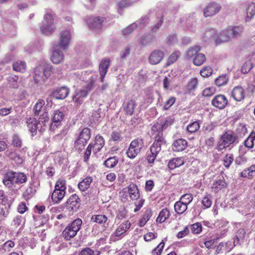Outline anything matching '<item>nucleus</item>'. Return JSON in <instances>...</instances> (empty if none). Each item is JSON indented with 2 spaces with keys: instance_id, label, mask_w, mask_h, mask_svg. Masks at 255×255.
Instances as JSON below:
<instances>
[{
  "instance_id": "338daca9",
  "label": "nucleus",
  "mask_w": 255,
  "mask_h": 255,
  "mask_svg": "<svg viewBox=\"0 0 255 255\" xmlns=\"http://www.w3.org/2000/svg\"><path fill=\"white\" fill-rule=\"evenodd\" d=\"M164 246V243L162 241L157 247L155 248L151 253L152 255H160L163 249Z\"/></svg>"
},
{
  "instance_id": "aec40b11",
  "label": "nucleus",
  "mask_w": 255,
  "mask_h": 255,
  "mask_svg": "<svg viewBox=\"0 0 255 255\" xmlns=\"http://www.w3.org/2000/svg\"><path fill=\"white\" fill-rule=\"evenodd\" d=\"M131 224L128 221L122 223L112 235V238L121 237L130 227Z\"/></svg>"
},
{
  "instance_id": "f704fd0d",
  "label": "nucleus",
  "mask_w": 255,
  "mask_h": 255,
  "mask_svg": "<svg viewBox=\"0 0 255 255\" xmlns=\"http://www.w3.org/2000/svg\"><path fill=\"white\" fill-rule=\"evenodd\" d=\"M170 216L169 210L167 208L163 209L160 212L156 219V222L159 223H163Z\"/></svg>"
},
{
  "instance_id": "4d7b16f0",
  "label": "nucleus",
  "mask_w": 255,
  "mask_h": 255,
  "mask_svg": "<svg viewBox=\"0 0 255 255\" xmlns=\"http://www.w3.org/2000/svg\"><path fill=\"white\" fill-rule=\"evenodd\" d=\"M66 181L64 179H59L57 181L55 186V189L58 191L60 190H66Z\"/></svg>"
},
{
  "instance_id": "b1692460",
  "label": "nucleus",
  "mask_w": 255,
  "mask_h": 255,
  "mask_svg": "<svg viewBox=\"0 0 255 255\" xmlns=\"http://www.w3.org/2000/svg\"><path fill=\"white\" fill-rule=\"evenodd\" d=\"M90 21H88V24L90 28L99 30L102 27V24L104 21V18L102 17H95L92 19L90 18Z\"/></svg>"
},
{
  "instance_id": "2eb2a0df",
  "label": "nucleus",
  "mask_w": 255,
  "mask_h": 255,
  "mask_svg": "<svg viewBox=\"0 0 255 255\" xmlns=\"http://www.w3.org/2000/svg\"><path fill=\"white\" fill-rule=\"evenodd\" d=\"M174 119L170 117H167L165 118L159 120L156 123L153 125V127H155L158 130L163 131L166 129L168 127L170 126L174 123Z\"/></svg>"
},
{
  "instance_id": "1a4fd4ad",
  "label": "nucleus",
  "mask_w": 255,
  "mask_h": 255,
  "mask_svg": "<svg viewBox=\"0 0 255 255\" xmlns=\"http://www.w3.org/2000/svg\"><path fill=\"white\" fill-rule=\"evenodd\" d=\"M71 37V32L69 30H62L60 33L59 42L56 45H58L63 50L66 49L69 45Z\"/></svg>"
},
{
  "instance_id": "603ef678",
  "label": "nucleus",
  "mask_w": 255,
  "mask_h": 255,
  "mask_svg": "<svg viewBox=\"0 0 255 255\" xmlns=\"http://www.w3.org/2000/svg\"><path fill=\"white\" fill-rule=\"evenodd\" d=\"M151 214H152L150 211H146L142 218L140 220L138 223V225L140 227H143L149 220L150 217L151 216Z\"/></svg>"
},
{
  "instance_id": "f257e3e1",
  "label": "nucleus",
  "mask_w": 255,
  "mask_h": 255,
  "mask_svg": "<svg viewBox=\"0 0 255 255\" xmlns=\"http://www.w3.org/2000/svg\"><path fill=\"white\" fill-rule=\"evenodd\" d=\"M49 120V118L46 111H44L42 114L40 115L38 120H36L34 118L28 119L26 123L31 136L35 135L37 131L40 133L43 132L46 129V124L48 123Z\"/></svg>"
},
{
  "instance_id": "58836bf2",
  "label": "nucleus",
  "mask_w": 255,
  "mask_h": 255,
  "mask_svg": "<svg viewBox=\"0 0 255 255\" xmlns=\"http://www.w3.org/2000/svg\"><path fill=\"white\" fill-rule=\"evenodd\" d=\"M101 251L94 250L89 247H86L81 250L78 255H100Z\"/></svg>"
},
{
  "instance_id": "5701e85b",
  "label": "nucleus",
  "mask_w": 255,
  "mask_h": 255,
  "mask_svg": "<svg viewBox=\"0 0 255 255\" xmlns=\"http://www.w3.org/2000/svg\"><path fill=\"white\" fill-rule=\"evenodd\" d=\"M187 141L183 138L175 140L172 144V148L174 151L179 152L184 150L187 146Z\"/></svg>"
},
{
  "instance_id": "f03ea898",
  "label": "nucleus",
  "mask_w": 255,
  "mask_h": 255,
  "mask_svg": "<svg viewBox=\"0 0 255 255\" xmlns=\"http://www.w3.org/2000/svg\"><path fill=\"white\" fill-rule=\"evenodd\" d=\"M33 78L35 83L42 84L51 75V67L39 65L34 69Z\"/></svg>"
},
{
  "instance_id": "c85d7f7f",
  "label": "nucleus",
  "mask_w": 255,
  "mask_h": 255,
  "mask_svg": "<svg viewBox=\"0 0 255 255\" xmlns=\"http://www.w3.org/2000/svg\"><path fill=\"white\" fill-rule=\"evenodd\" d=\"M5 155L9 159L14 161L17 164H20L23 161V159L22 157L20 156L15 151L11 150H6L5 151Z\"/></svg>"
},
{
  "instance_id": "7c9ffc66",
  "label": "nucleus",
  "mask_w": 255,
  "mask_h": 255,
  "mask_svg": "<svg viewBox=\"0 0 255 255\" xmlns=\"http://www.w3.org/2000/svg\"><path fill=\"white\" fill-rule=\"evenodd\" d=\"M128 192L130 198L132 200H136L139 197V193L137 186L134 184H130L128 187Z\"/></svg>"
},
{
  "instance_id": "20e7f679",
  "label": "nucleus",
  "mask_w": 255,
  "mask_h": 255,
  "mask_svg": "<svg viewBox=\"0 0 255 255\" xmlns=\"http://www.w3.org/2000/svg\"><path fill=\"white\" fill-rule=\"evenodd\" d=\"M236 134L231 130H228L223 133L221 136L218 143V149H222L229 147L231 144L234 143L237 139Z\"/></svg>"
},
{
  "instance_id": "6ab92c4d",
  "label": "nucleus",
  "mask_w": 255,
  "mask_h": 255,
  "mask_svg": "<svg viewBox=\"0 0 255 255\" xmlns=\"http://www.w3.org/2000/svg\"><path fill=\"white\" fill-rule=\"evenodd\" d=\"M164 56V52L160 50L153 51L148 57L149 62L152 65H156L160 62Z\"/></svg>"
},
{
  "instance_id": "9b49d317",
  "label": "nucleus",
  "mask_w": 255,
  "mask_h": 255,
  "mask_svg": "<svg viewBox=\"0 0 255 255\" xmlns=\"http://www.w3.org/2000/svg\"><path fill=\"white\" fill-rule=\"evenodd\" d=\"M221 8L220 4L215 2H210L204 9V15L205 17L213 16L218 13Z\"/></svg>"
},
{
  "instance_id": "412c9836",
  "label": "nucleus",
  "mask_w": 255,
  "mask_h": 255,
  "mask_svg": "<svg viewBox=\"0 0 255 255\" xmlns=\"http://www.w3.org/2000/svg\"><path fill=\"white\" fill-rule=\"evenodd\" d=\"M88 94L87 92L83 89L77 90L73 96V100L77 105H81L84 99L87 97Z\"/></svg>"
},
{
  "instance_id": "4be33fe9",
  "label": "nucleus",
  "mask_w": 255,
  "mask_h": 255,
  "mask_svg": "<svg viewBox=\"0 0 255 255\" xmlns=\"http://www.w3.org/2000/svg\"><path fill=\"white\" fill-rule=\"evenodd\" d=\"M160 151L155 149L154 147L151 146L150 147V150L147 151L145 157V160L151 166H152V164L154 163L155 159Z\"/></svg>"
},
{
  "instance_id": "37998d69",
  "label": "nucleus",
  "mask_w": 255,
  "mask_h": 255,
  "mask_svg": "<svg viewBox=\"0 0 255 255\" xmlns=\"http://www.w3.org/2000/svg\"><path fill=\"white\" fill-rule=\"evenodd\" d=\"M135 106L136 103L134 101L130 100L128 101L124 108L126 113L131 116L133 113Z\"/></svg>"
},
{
  "instance_id": "9d476101",
  "label": "nucleus",
  "mask_w": 255,
  "mask_h": 255,
  "mask_svg": "<svg viewBox=\"0 0 255 255\" xmlns=\"http://www.w3.org/2000/svg\"><path fill=\"white\" fill-rule=\"evenodd\" d=\"M15 181V171L9 170L4 174L2 183L9 189L14 190L16 188Z\"/></svg>"
},
{
  "instance_id": "f8f14e48",
  "label": "nucleus",
  "mask_w": 255,
  "mask_h": 255,
  "mask_svg": "<svg viewBox=\"0 0 255 255\" xmlns=\"http://www.w3.org/2000/svg\"><path fill=\"white\" fill-rule=\"evenodd\" d=\"M64 118L63 113L59 110H56L53 113L52 122L50 125V130L54 131L58 127L61 125V121Z\"/></svg>"
},
{
  "instance_id": "de8ad7c7",
  "label": "nucleus",
  "mask_w": 255,
  "mask_h": 255,
  "mask_svg": "<svg viewBox=\"0 0 255 255\" xmlns=\"http://www.w3.org/2000/svg\"><path fill=\"white\" fill-rule=\"evenodd\" d=\"M18 77L15 75H11L9 76L7 79L9 87L13 89H17L18 87Z\"/></svg>"
},
{
  "instance_id": "bf43d9fd",
  "label": "nucleus",
  "mask_w": 255,
  "mask_h": 255,
  "mask_svg": "<svg viewBox=\"0 0 255 255\" xmlns=\"http://www.w3.org/2000/svg\"><path fill=\"white\" fill-rule=\"evenodd\" d=\"M193 199V196L191 194H185L183 195L180 199V201L185 204L186 205H188L192 201Z\"/></svg>"
},
{
  "instance_id": "e2e57ef3",
  "label": "nucleus",
  "mask_w": 255,
  "mask_h": 255,
  "mask_svg": "<svg viewBox=\"0 0 255 255\" xmlns=\"http://www.w3.org/2000/svg\"><path fill=\"white\" fill-rule=\"evenodd\" d=\"M202 204L205 208H210L212 204L211 196L210 195L205 196L202 200Z\"/></svg>"
},
{
  "instance_id": "4468645a",
  "label": "nucleus",
  "mask_w": 255,
  "mask_h": 255,
  "mask_svg": "<svg viewBox=\"0 0 255 255\" xmlns=\"http://www.w3.org/2000/svg\"><path fill=\"white\" fill-rule=\"evenodd\" d=\"M80 206V199L76 194L71 195L67 200L66 207L70 211H77Z\"/></svg>"
},
{
  "instance_id": "cd10ccee",
  "label": "nucleus",
  "mask_w": 255,
  "mask_h": 255,
  "mask_svg": "<svg viewBox=\"0 0 255 255\" xmlns=\"http://www.w3.org/2000/svg\"><path fill=\"white\" fill-rule=\"evenodd\" d=\"M144 141L142 138L138 137L131 141L128 147L133 149L134 150H137L141 152L144 147Z\"/></svg>"
},
{
  "instance_id": "6e6552de",
  "label": "nucleus",
  "mask_w": 255,
  "mask_h": 255,
  "mask_svg": "<svg viewBox=\"0 0 255 255\" xmlns=\"http://www.w3.org/2000/svg\"><path fill=\"white\" fill-rule=\"evenodd\" d=\"M163 131L158 130L155 127H152L151 132L153 136L155 141L152 144L151 147H154L155 149L161 151L162 145H164L166 143V141L163 137Z\"/></svg>"
},
{
  "instance_id": "7ed1b4c3",
  "label": "nucleus",
  "mask_w": 255,
  "mask_h": 255,
  "mask_svg": "<svg viewBox=\"0 0 255 255\" xmlns=\"http://www.w3.org/2000/svg\"><path fill=\"white\" fill-rule=\"evenodd\" d=\"M82 224V220L77 218L69 224L62 232L64 238L67 241H69L74 238L81 229Z\"/></svg>"
},
{
  "instance_id": "774afa93",
  "label": "nucleus",
  "mask_w": 255,
  "mask_h": 255,
  "mask_svg": "<svg viewBox=\"0 0 255 255\" xmlns=\"http://www.w3.org/2000/svg\"><path fill=\"white\" fill-rule=\"evenodd\" d=\"M247 12L248 16L252 17L255 14V3H252L249 4L247 9Z\"/></svg>"
},
{
  "instance_id": "dca6fc26",
  "label": "nucleus",
  "mask_w": 255,
  "mask_h": 255,
  "mask_svg": "<svg viewBox=\"0 0 255 255\" xmlns=\"http://www.w3.org/2000/svg\"><path fill=\"white\" fill-rule=\"evenodd\" d=\"M110 62L111 60L106 58L103 59L99 64V72L100 75L99 79L102 83L104 82L105 76L107 74L108 70L110 66Z\"/></svg>"
},
{
  "instance_id": "49530a36",
  "label": "nucleus",
  "mask_w": 255,
  "mask_h": 255,
  "mask_svg": "<svg viewBox=\"0 0 255 255\" xmlns=\"http://www.w3.org/2000/svg\"><path fill=\"white\" fill-rule=\"evenodd\" d=\"M198 84V81L197 78L190 79L187 85V90L188 92L195 90Z\"/></svg>"
},
{
  "instance_id": "a19ab883",
  "label": "nucleus",
  "mask_w": 255,
  "mask_h": 255,
  "mask_svg": "<svg viewBox=\"0 0 255 255\" xmlns=\"http://www.w3.org/2000/svg\"><path fill=\"white\" fill-rule=\"evenodd\" d=\"M229 81V77L227 74L222 75L217 77L215 81V84L218 87L226 85Z\"/></svg>"
},
{
  "instance_id": "09e8293b",
  "label": "nucleus",
  "mask_w": 255,
  "mask_h": 255,
  "mask_svg": "<svg viewBox=\"0 0 255 255\" xmlns=\"http://www.w3.org/2000/svg\"><path fill=\"white\" fill-rule=\"evenodd\" d=\"M45 104V102L44 100L42 99H39L38 100L37 103L35 104L33 107V111L34 113L35 116H37L39 115L40 111H41L43 106Z\"/></svg>"
},
{
  "instance_id": "bb28decb",
  "label": "nucleus",
  "mask_w": 255,
  "mask_h": 255,
  "mask_svg": "<svg viewBox=\"0 0 255 255\" xmlns=\"http://www.w3.org/2000/svg\"><path fill=\"white\" fill-rule=\"evenodd\" d=\"M105 144L104 138L101 136L97 135L95 137V144H92L93 151L94 153L96 154L100 151Z\"/></svg>"
},
{
  "instance_id": "a211bd4d",
  "label": "nucleus",
  "mask_w": 255,
  "mask_h": 255,
  "mask_svg": "<svg viewBox=\"0 0 255 255\" xmlns=\"http://www.w3.org/2000/svg\"><path fill=\"white\" fill-rule=\"evenodd\" d=\"M231 97L237 102H242L245 98V91L241 86L235 87L231 92Z\"/></svg>"
},
{
  "instance_id": "13d9d810",
  "label": "nucleus",
  "mask_w": 255,
  "mask_h": 255,
  "mask_svg": "<svg viewBox=\"0 0 255 255\" xmlns=\"http://www.w3.org/2000/svg\"><path fill=\"white\" fill-rule=\"evenodd\" d=\"M137 26V24L135 23H133L129 25L127 28H126L123 30L122 32H123V34L126 36L129 35L133 31V30L135 28H136Z\"/></svg>"
},
{
  "instance_id": "393cba45",
  "label": "nucleus",
  "mask_w": 255,
  "mask_h": 255,
  "mask_svg": "<svg viewBox=\"0 0 255 255\" xmlns=\"http://www.w3.org/2000/svg\"><path fill=\"white\" fill-rule=\"evenodd\" d=\"M69 90L66 87H62L56 89L52 94L53 98L56 99H64L68 95Z\"/></svg>"
},
{
  "instance_id": "4c0bfd02",
  "label": "nucleus",
  "mask_w": 255,
  "mask_h": 255,
  "mask_svg": "<svg viewBox=\"0 0 255 255\" xmlns=\"http://www.w3.org/2000/svg\"><path fill=\"white\" fill-rule=\"evenodd\" d=\"M138 0H121L117 3L118 12L121 13V11L124 8L129 6L132 2Z\"/></svg>"
},
{
  "instance_id": "8fccbe9b",
  "label": "nucleus",
  "mask_w": 255,
  "mask_h": 255,
  "mask_svg": "<svg viewBox=\"0 0 255 255\" xmlns=\"http://www.w3.org/2000/svg\"><path fill=\"white\" fill-rule=\"evenodd\" d=\"M118 159L116 156L111 157L107 159L104 162V165L108 168H113L118 162Z\"/></svg>"
},
{
  "instance_id": "5fc2aeb1",
  "label": "nucleus",
  "mask_w": 255,
  "mask_h": 255,
  "mask_svg": "<svg viewBox=\"0 0 255 255\" xmlns=\"http://www.w3.org/2000/svg\"><path fill=\"white\" fill-rule=\"evenodd\" d=\"M200 128L199 123L197 121L193 122L187 127V130L190 133L197 131Z\"/></svg>"
},
{
  "instance_id": "72a5a7b5",
  "label": "nucleus",
  "mask_w": 255,
  "mask_h": 255,
  "mask_svg": "<svg viewBox=\"0 0 255 255\" xmlns=\"http://www.w3.org/2000/svg\"><path fill=\"white\" fill-rule=\"evenodd\" d=\"M92 181L91 177L87 176L78 184V188L81 191H85L90 187Z\"/></svg>"
},
{
  "instance_id": "c756f323",
  "label": "nucleus",
  "mask_w": 255,
  "mask_h": 255,
  "mask_svg": "<svg viewBox=\"0 0 255 255\" xmlns=\"http://www.w3.org/2000/svg\"><path fill=\"white\" fill-rule=\"evenodd\" d=\"M107 221L108 218L105 215H94L91 218V222L92 223H96L99 224H104V226H105V225L108 226L109 224L107 223Z\"/></svg>"
},
{
  "instance_id": "6e6d98bb",
  "label": "nucleus",
  "mask_w": 255,
  "mask_h": 255,
  "mask_svg": "<svg viewBox=\"0 0 255 255\" xmlns=\"http://www.w3.org/2000/svg\"><path fill=\"white\" fill-rule=\"evenodd\" d=\"M95 82L96 79L93 77H91L86 85L82 89L84 91H87V93L88 94V93L93 89Z\"/></svg>"
},
{
  "instance_id": "c03bdc74",
  "label": "nucleus",
  "mask_w": 255,
  "mask_h": 255,
  "mask_svg": "<svg viewBox=\"0 0 255 255\" xmlns=\"http://www.w3.org/2000/svg\"><path fill=\"white\" fill-rule=\"evenodd\" d=\"M227 184L225 180L223 178H220L214 181L212 185V188L219 190L225 188Z\"/></svg>"
},
{
  "instance_id": "a18cd8bd",
  "label": "nucleus",
  "mask_w": 255,
  "mask_h": 255,
  "mask_svg": "<svg viewBox=\"0 0 255 255\" xmlns=\"http://www.w3.org/2000/svg\"><path fill=\"white\" fill-rule=\"evenodd\" d=\"M181 53L179 51H175L168 57L166 65L169 66L175 62L180 56Z\"/></svg>"
},
{
  "instance_id": "680f3d73",
  "label": "nucleus",
  "mask_w": 255,
  "mask_h": 255,
  "mask_svg": "<svg viewBox=\"0 0 255 255\" xmlns=\"http://www.w3.org/2000/svg\"><path fill=\"white\" fill-rule=\"evenodd\" d=\"M234 160V156L232 154H227L224 157L223 162L224 165L226 168H229Z\"/></svg>"
},
{
  "instance_id": "79ce46f5",
  "label": "nucleus",
  "mask_w": 255,
  "mask_h": 255,
  "mask_svg": "<svg viewBox=\"0 0 255 255\" xmlns=\"http://www.w3.org/2000/svg\"><path fill=\"white\" fill-rule=\"evenodd\" d=\"M206 61V57L203 53H199L197 54L193 60V64L197 66H199L202 65Z\"/></svg>"
},
{
  "instance_id": "a878e982",
  "label": "nucleus",
  "mask_w": 255,
  "mask_h": 255,
  "mask_svg": "<svg viewBox=\"0 0 255 255\" xmlns=\"http://www.w3.org/2000/svg\"><path fill=\"white\" fill-rule=\"evenodd\" d=\"M15 181L16 183V187H21L23 184L27 181V177L23 172H15Z\"/></svg>"
},
{
  "instance_id": "864d4df0",
  "label": "nucleus",
  "mask_w": 255,
  "mask_h": 255,
  "mask_svg": "<svg viewBox=\"0 0 255 255\" xmlns=\"http://www.w3.org/2000/svg\"><path fill=\"white\" fill-rule=\"evenodd\" d=\"M215 32L212 29L207 30L202 35V38L204 41H208L211 38L214 36Z\"/></svg>"
},
{
  "instance_id": "ea45409f",
  "label": "nucleus",
  "mask_w": 255,
  "mask_h": 255,
  "mask_svg": "<svg viewBox=\"0 0 255 255\" xmlns=\"http://www.w3.org/2000/svg\"><path fill=\"white\" fill-rule=\"evenodd\" d=\"M200 49V47L197 45H195L189 48L186 51V58L190 59L193 56L195 57L197 54L199 53Z\"/></svg>"
},
{
  "instance_id": "0e129e2a",
  "label": "nucleus",
  "mask_w": 255,
  "mask_h": 255,
  "mask_svg": "<svg viewBox=\"0 0 255 255\" xmlns=\"http://www.w3.org/2000/svg\"><path fill=\"white\" fill-rule=\"evenodd\" d=\"M140 153L137 150H134L133 149L128 147L126 151L127 156L130 159H134Z\"/></svg>"
},
{
  "instance_id": "69168bd1",
  "label": "nucleus",
  "mask_w": 255,
  "mask_h": 255,
  "mask_svg": "<svg viewBox=\"0 0 255 255\" xmlns=\"http://www.w3.org/2000/svg\"><path fill=\"white\" fill-rule=\"evenodd\" d=\"M252 68L253 66L252 62L250 61L246 62L242 66L241 68V72L243 74H247L250 71Z\"/></svg>"
},
{
  "instance_id": "473e14b6",
  "label": "nucleus",
  "mask_w": 255,
  "mask_h": 255,
  "mask_svg": "<svg viewBox=\"0 0 255 255\" xmlns=\"http://www.w3.org/2000/svg\"><path fill=\"white\" fill-rule=\"evenodd\" d=\"M184 163V160L183 158L177 157L170 160L168 163V166L170 169L172 170L182 165Z\"/></svg>"
},
{
  "instance_id": "c9c22d12",
  "label": "nucleus",
  "mask_w": 255,
  "mask_h": 255,
  "mask_svg": "<svg viewBox=\"0 0 255 255\" xmlns=\"http://www.w3.org/2000/svg\"><path fill=\"white\" fill-rule=\"evenodd\" d=\"M174 210L179 215L182 214L187 209V206L180 200L174 204Z\"/></svg>"
},
{
  "instance_id": "423d86ee",
  "label": "nucleus",
  "mask_w": 255,
  "mask_h": 255,
  "mask_svg": "<svg viewBox=\"0 0 255 255\" xmlns=\"http://www.w3.org/2000/svg\"><path fill=\"white\" fill-rule=\"evenodd\" d=\"M241 32V29L238 26L228 28L223 31L220 34L219 38H217L215 40L219 43L228 41L231 38L238 36Z\"/></svg>"
},
{
  "instance_id": "39448f33",
  "label": "nucleus",
  "mask_w": 255,
  "mask_h": 255,
  "mask_svg": "<svg viewBox=\"0 0 255 255\" xmlns=\"http://www.w3.org/2000/svg\"><path fill=\"white\" fill-rule=\"evenodd\" d=\"M53 15L47 12L44 16V21L41 27L42 32L47 35H51L55 30Z\"/></svg>"
},
{
  "instance_id": "f3484780",
  "label": "nucleus",
  "mask_w": 255,
  "mask_h": 255,
  "mask_svg": "<svg viewBox=\"0 0 255 255\" xmlns=\"http://www.w3.org/2000/svg\"><path fill=\"white\" fill-rule=\"evenodd\" d=\"M228 100L223 95H218L212 100V104L215 107L219 109H224L228 104Z\"/></svg>"
},
{
  "instance_id": "052dcab7",
  "label": "nucleus",
  "mask_w": 255,
  "mask_h": 255,
  "mask_svg": "<svg viewBox=\"0 0 255 255\" xmlns=\"http://www.w3.org/2000/svg\"><path fill=\"white\" fill-rule=\"evenodd\" d=\"M213 73L212 69L209 66H205L200 71V74L203 77H208Z\"/></svg>"
},
{
  "instance_id": "3c124183",
  "label": "nucleus",
  "mask_w": 255,
  "mask_h": 255,
  "mask_svg": "<svg viewBox=\"0 0 255 255\" xmlns=\"http://www.w3.org/2000/svg\"><path fill=\"white\" fill-rule=\"evenodd\" d=\"M255 140V133L252 132L247 139L244 141L246 147L251 148L254 146V141Z\"/></svg>"
},
{
  "instance_id": "2f4dec72",
  "label": "nucleus",
  "mask_w": 255,
  "mask_h": 255,
  "mask_svg": "<svg viewBox=\"0 0 255 255\" xmlns=\"http://www.w3.org/2000/svg\"><path fill=\"white\" fill-rule=\"evenodd\" d=\"M65 195V190H60L58 191L54 190L52 194L51 198L53 202L55 203H58L64 198Z\"/></svg>"
},
{
  "instance_id": "e433bc0d",
  "label": "nucleus",
  "mask_w": 255,
  "mask_h": 255,
  "mask_svg": "<svg viewBox=\"0 0 255 255\" xmlns=\"http://www.w3.org/2000/svg\"><path fill=\"white\" fill-rule=\"evenodd\" d=\"M12 68L14 71L23 73L26 70V63L24 61H17L13 63Z\"/></svg>"
},
{
  "instance_id": "ddd939ff",
  "label": "nucleus",
  "mask_w": 255,
  "mask_h": 255,
  "mask_svg": "<svg viewBox=\"0 0 255 255\" xmlns=\"http://www.w3.org/2000/svg\"><path fill=\"white\" fill-rule=\"evenodd\" d=\"M58 45H55L53 47V50L50 59L54 64H58L63 62L64 60V54Z\"/></svg>"
},
{
  "instance_id": "0eeeda50",
  "label": "nucleus",
  "mask_w": 255,
  "mask_h": 255,
  "mask_svg": "<svg viewBox=\"0 0 255 255\" xmlns=\"http://www.w3.org/2000/svg\"><path fill=\"white\" fill-rule=\"evenodd\" d=\"M91 134L90 128H83L75 141V147L78 150H82L90 139Z\"/></svg>"
}]
</instances>
